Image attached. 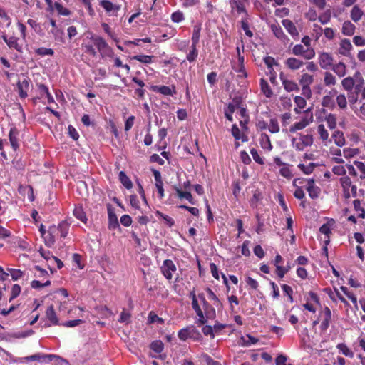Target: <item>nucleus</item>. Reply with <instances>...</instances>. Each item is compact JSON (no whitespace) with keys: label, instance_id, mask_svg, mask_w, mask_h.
<instances>
[{"label":"nucleus","instance_id":"obj_1","mask_svg":"<svg viewBox=\"0 0 365 365\" xmlns=\"http://www.w3.org/2000/svg\"><path fill=\"white\" fill-rule=\"evenodd\" d=\"M69 230V224L66 221H62L58 226H51L48 228V236L46 237V244L52 246L55 242V236L57 232L61 233V237L64 238L66 237Z\"/></svg>","mask_w":365,"mask_h":365},{"label":"nucleus","instance_id":"obj_2","mask_svg":"<svg viewBox=\"0 0 365 365\" xmlns=\"http://www.w3.org/2000/svg\"><path fill=\"white\" fill-rule=\"evenodd\" d=\"M94 45L97 47L101 55L103 56L113 57V51L108 46L106 41L101 36H92L91 38Z\"/></svg>","mask_w":365,"mask_h":365},{"label":"nucleus","instance_id":"obj_3","mask_svg":"<svg viewBox=\"0 0 365 365\" xmlns=\"http://www.w3.org/2000/svg\"><path fill=\"white\" fill-rule=\"evenodd\" d=\"M178 335L182 341H186L189 338L198 339L201 336L199 331L193 325L180 329Z\"/></svg>","mask_w":365,"mask_h":365},{"label":"nucleus","instance_id":"obj_4","mask_svg":"<svg viewBox=\"0 0 365 365\" xmlns=\"http://www.w3.org/2000/svg\"><path fill=\"white\" fill-rule=\"evenodd\" d=\"M247 2V0H230V3L232 15L235 16L242 15V16L247 17V14L245 9Z\"/></svg>","mask_w":365,"mask_h":365},{"label":"nucleus","instance_id":"obj_5","mask_svg":"<svg viewBox=\"0 0 365 365\" xmlns=\"http://www.w3.org/2000/svg\"><path fill=\"white\" fill-rule=\"evenodd\" d=\"M292 53L295 56H302L307 60H310L315 56L313 48H307L301 44L295 45L292 48Z\"/></svg>","mask_w":365,"mask_h":365},{"label":"nucleus","instance_id":"obj_6","mask_svg":"<svg viewBox=\"0 0 365 365\" xmlns=\"http://www.w3.org/2000/svg\"><path fill=\"white\" fill-rule=\"evenodd\" d=\"M160 270L163 276L168 280H171L173 279V274L176 272L177 268L172 260L165 259L163 262Z\"/></svg>","mask_w":365,"mask_h":365},{"label":"nucleus","instance_id":"obj_7","mask_svg":"<svg viewBox=\"0 0 365 365\" xmlns=\"http://www.w3.org/2000/svg\"><path fill=\"white\" fill-rule=\"evenodd\" d=\"M313 143L312 135H301L299 142L295 143V139L292 140L294 148L299 151L303 150L306 147L310 146Z\"/></svg>","mask_w":365,"mask_h":365},{"label":"nucleus","instance_id":"obj_8","mask_svg":"<svg viewBox=\"0 0 365 365\" xmlns=\"http://www.w3.org/2000/svg\"><path fill=\"white\" fill-rule=\"evenodd\" d=\"M192 309L195 310L196 314L198 317V319L197 321V324L198 326H201L202 324H205L207 322L204 313L200 309V307L198 304L196 295H193V300L192 301Z\"/></svg>","mask_w":365,"mask_h":365},{"label":"nucleus","instance_id":"obj_9","mask_svg":"<svg viewBox=\"0 0 365 365\" xmlns=\"http://www.w3.org/2000/svg\"><path fill=\"white\" fill-rule=\"evenodd\" d=\"M199 299H200L203 309L205 312V317L212 319L215 317V309L206 301L205 296L202 294L198 295Z\"/></svg>","mask_w":365,"mask_h":365},{"label":"nucleus","instance_id":"obj_10","mask_svg":"<svg viewBox=\"0 0 365 365\" xmlns=\"http://www.w3.org/2000/svg\"><path fill=\"white\" fill-rule=\"evenodd\" d=\"M321 314L323 315L324 319L321 323L320 328L322 330L326 331L331 319V312L329 307H326L322 311Z\"/></svg>","mask_w":365,"mask_h":365},{"label":"nucleus","instance_id":"obj_11","mask_svg":"<svg viewBox=\"0 0 365 365\" xmlns=\"http://www.w3.org/2000/svg\"><path fill=\"white\" fill-rule=\"evenodd\" d=\"M244 56L239 55L238 61L237 64H233L232 68L238 73V77L240 78H246L247 74L245 71V66H244Z\"/></svg>","mask_w":365,"mask_h":365},{"label":"nucleus","instance_id":"obj_12","mask_svg":"<svg viewBox=\"0 0 365 365\" xmlns=\"http://www.w3.org/2000/svg\"><path fill=\"white\" fill-rule=\"evenodd\" d=\"M319 63L322 68L327 69L332 65L333 58L328 53H322L319 56Z\"/></svg>","mask_w":365,"mask_h":365},{"label":"nucleus","instance_id":"obj_13","mask_svg":"<svg viewBox=\"0 0 365 365\" xmlns=\"http://www.w3.org/2000/svg\"><path fill=\"white\" fill-rule=\"evenodd\" d=\"M307 190L309 193V196L312 199L317 198L320 194V189L319 187L315 186L314 180L313 179L307 180Z\"/></svg>","mask_w":365,"mask_h":365},{"label":"nucleus","instance_id":"obj_14","mask_svg":"<svg viewBox=\"0 0 365 365\" xmlns=\"http://www.w3.org/2000/svg\"><path fill=\"white\" fill-rule=\"evenodd\" d=\"M280 80L282 81L284 88L287 92L299 91L298 85L293 81L287 79L282 73L280 74Z\"/></svg>","mask_w":365,"mask_h":365},{"label":"nucleus","instance_id":"obj_15","mask_svg":"<svg viewBox=\"0 0 365 365\" xmlns=\"http://www.w3.org/2000/svg\"><path fill=\"white\" fill-rule=\"evenodd\" d=\"M340 182L343 187L344 197L349 198L351 197L350 189L352 185L350 178L348 176L342 177L340 179Z\"/></svg>","mask_w":365,"mask_h":365},{"label":"nucleus","instance_id":"obj_16","mask_svg":"<svg viewBox=\"0 0 365 365\" xmlns=\"http://www.w3.org/2000/svg\"><path fill=\"white\" fill-rule=\"evenodd\" d=\"M312 121V116L309 119L307 118H303L299 122L295 123L293 124L290 128L289 131L291 133H295L297 130H301L306 128L309 123Z\"/></svg>","mask_w":365,"mask_h":365},{"label":"nucleus","instance_id":"obj_17","mask_svg":"<svg viewBox=\"0 0 365 365\" xmlns=\"http://www.w3.org/2000/svg\"><path fill=\"white\" fill-rule=\"evenodd\" d=\"M100 4L107 12L113 13L114 15H116L120 9V5L114 4L108 0H102Z\"/></svg>","mask_w":365,"mask_h":365},{"label":"nucleus","instance_id":"obj_18","mask_svg":"<svg viewBox=\"0 0 365 365\" xmlns=\"http://www.w3.org/2000/svg\"><path fill=\"white\" fill-rule=\"evenodd\" d=\"M17 88L19 96L21 98H25L27 96V91L29 88V81L24 78L21 81H19Z\"/></svg>","mask_w":365,"mask_h":365},{"label":"nucleus","instance_id":"obj_19","mask_svg":"<svg viewBox=\"0 0 365 365\" xmlns=\"http://www.w3.org/2000/svg\"><path fill=\"white\" fill-rule=\"evenodd\" d=\"M19 130L16 128L12 127L9 130V138L11 147L14 150L19 148L18 143Z\"/></svg>","mask_w":365,"mask_h":365},{"label":"nucleus","instance_id":"obj_20","mask_svg":"<svg viewBox=\"0 0 365 365\" xmlns=\"http://www.w3.org/2000/svg\"><path fill=\"white\" fill-rule=\"evenodd\" d=\"M352 45L349 39H343L340 42L339 53L343 56H347L350 53Z\"/></svg>","mask_w":365,"mask_h":365},{"label":"nucleus","instance_id":"obj_21","mask_svg":"<svg viewBox=\"0 0 365 365\" xmlns=\"http://www.w3.org/2000/svg\"><path fill=\"white\" fill-rule=\"evenodd\" d=\"M354 78H356V83L354 88L355 90L356 94L357 95L360 92L362 93V90L364 88V85L365 83V81L359 72H356L354 74Z\"/></svg>","mask_w":365,"mask_h":365},{"label":"nucleus","instance_id":"obj_22","mask_svg":"<svg viewBox=\"0 0 365 365\" xmlns=\"http://www.w3.org/2000/svg\"><path fill=\"white\" fill-rule=\"evenodd\" d=\"M285 65L292 70H297L303 65V61L296 58H289L285 61Z\"/></svg>","mask_w":365,"mask_h":365},{"label":"nucleus","instance_id":"obj_23","mask_svg":"<svg viewBox=\"0 0 365 365\" xmlns=\"http://www.w3.org/2000/svg\"><path fill=\"white\" fill-rule=\"evenodd\" d=\"M282 25L292 36H297L299 35L297 29L292 21L284 19L282 20Z\"/></svg>","mask_w":365,"mask_h":365},{"label":"nucleus","instance_id":"obj_24","mask_svg":"<svg viewBox=\"0 0 365 365\" xmlns=\"http://www.w3.org/2000/svg\"><path fill=\"white\" fill-rule=\"evenodd\" d=\"M356 26L350 21H346L342 25L341 31L346 36H352L355 32Z\"/></svg>","mask_w":365,"mask_h":365},{"label":"nucleus","instance_id":"obj_25","mask_svg":"<svg viewBox=\"0 0 365 365\" xmlns=\"http://www.w3.org/2000/svg\"><path fill=\"white\" fill-rule=\"evenodd\" d=\"M364 15V11L358 5L353 6L350 12V17L354 22H358Z\"/></svg>","mask_w":365,"mask_h":365},{"label":"nucleus","instance_id":"obj_26","mask_svg":"<svg viewBox=\"0 0 365 365\" xmlns=\"http://www.w3.org/2000/svg\"><path fill=\"white\" fill-rule=\"evenodd\" d=\"M155 91L165 96H173L175 94V89L174 86L170 87L166 86H156Z\"/></svg>","mask_w":365,"mask_h":365},{"label":"nucleus","instance_id":"obj_27","mask_svg":"<svg viewBox=\"0 0 365 365\" xmlns=\"http://www.w3.org/2000/svg\"><path fill=\"white\" fill-rule=\"evenodd\" d=\"M46 314L48 319L52 324L57 325L58 324V319L56 314L53 305H51L47 308Z\"/></svg>","mask_w":365,"mask_h":365},{"label":"nucleus","instance_id":"obj_28","mask_svg":"<svg viewBox=\"0 0 365 365\" xmlns=\"http://www.w3.org/2000/svg\"><path fill=\"white\" fill-rule=\"evenodd\" d=\"M356 78L354 76L353 77H346L341 81V85L344 90L347 91H351L355 85Z\"/></svg>","mask_w":365,"mask_h":365},{"label":"nucleus","instance_id":"obj_29","mask_svg":"<svg viewBox=\"0 0 365 365\" xmlns=\"http://www.w3.org/2000/svg\"><path fill=\"white\" fill-rule=\"evenodd\" d=\"M53 357L52 355H43L41 354H36L29 356H26L24 358V361H45L46 359H48L51 361V359Z\"/></svg>","mask_w":365,"mask_h":365},{"label":"nucleus","instance_id":"obj_30","mask_svg":"<svg viewBox=\"0 0 365 365\" xmlns=\"http://www.w3.org/2000/svg\"><path fill=\"white\" fill-rule=\"evenodd\" d=\"M260 87L261 91L266 97L271 98L272 96L273 92L269 85L268 84L267 81L263 78L260 80Z\"/></svg>","mask_w":365,"mask_h":365},{"label":"nucleus","instance_id":"obj_31","mask_svg":"<svg viewBox=\"0 0 365 365\" xmlns=\"http://www.w3.org/2000/svg\"><path fill=\"white\" fill-rule=\"evenodd\" d=\"M332 70L339 77H344L346 73V67L344 63L334 65Z\"/></svg>","mask_w":365,"mask_h":365},{"label":"nucleus","instance_id":"obj_32","mask_svg":"<svg viewBox=\"0 0 365 365\" xmlns=\"http://www.w3.org/2000/svg\"><path fill=\"white\" fill-rule=\"evenodd\" d=\"M197 45L192 43L189 49V52L187 54L186 59L190 63L195 62L197 58L198 51L197 49Z\"/></svg>","mask_w":365,"mask_h":365},{"label":"nucleus","instance_id":"obj_33","mask_svg":"<svg viewBox=\"0 0 365 365\" xmlns=\"http://www.w3.org/2000/svg\"><path fill=\"white\" fill-rule=\"evenodd\" d=\"M332 138L337 146L342 147L345 145V138L342 132L335 131L332 135Z\"/></svg>","mask_w":365,"mask_h":365},{"label":"nucleus","instance_id":"obj_34","mask_svg":"<svg viewBox=\"0 0 365 365\" xmlns=\"http://www.w3.org/2000/svg\"><path fill=\"white\" fill-rule=\"evenodd\" d=\"M119 227V222L115 214L112 212H108V228L110 230H115Z\"/></svg>","mask_w":365,"mask_h":365},{"label":"nucleus","instance_id":"obj_35","mask_svg":"<svg viewBox=\"0 0 365 365\" xmlns=\"http://www.w3.org/2000/svg\"><path fill=\"white\" fill-rule=\"evenodd\" d=\"M73 215L83 223H86L88 219L81 206L75 207L73 210Z\"/></svg>","mask_w":365,"mask_h":365},{"label":"nucleus","instance_id":"obj_36","mask_svg":"<svg viewBox=\"0 0 365 365\" xmlns=\"http://www.w3.org/2000/svg\"><path fill=\"white\" fill-rule=\"evenodd\" d=\"M330 153L334 156L333 160L339 164L344 163V160L341 158L342 153L339 148H330Z\"/></svg>","mask_w":365,"mask_h":365},{"label":"nucleus","instance_id":"obj_37","mask_svg":"<svg viewBox=\"0 0 365 365\" xmlns=\"http://www.w3.org/2000/svg\"><path fill=\"white\" fill-rule=\"evenodd\" d=\"M201 31V24H195L193 27V32L192 36V43L197 45L200 41Z\"/></svg>","mask_w":365,"mask_h":365},{"label":"nucleus","instance_id":"obj_38","mask_svg":"<svg viewBox=\"0 0 365 365\" xmlns=\"http://www.w3.org/2000/svg\"><path fill=\"white\" fill-rule=\"evenodd\" d=\"M176 192H177V195L180 198V199H186L187 200L189 201V202H190L191 204H195L194 201H193V197H192V194L190 192H184V191H182L181 189L178 188V187H175V188Z\"/></svg>","mask_w":365,"mask_h":365},{"label":"nucleus","instance_id":"obj_39","mask_svg":"<svg viewBox=\"0 0 365 365\" xmlns=\"http://www.w3.org/2000/svg\"><path fill=\"white\" fill-rule=\"evenodd\" d=\"M324 83L326 86H335L336 78L331 73L327 71L324 73Z\"/></svg>","mask_w":365,"mask_h":365},{"label":"nucleus","instance_id":"obj_40","mask_svg":"<svg viewBox=\"0 0 365 365\" xmlns=\"http://www.w3.org/2000/svg\"><path fill=\"white\" fill-rule=\"evenodd\" d=\"M119 180L120 182L125 186V187L127 189L132 188L133 183L124 171H120L119 173Z\"/></svg>","mask_w":365,"mask_h":365},{"label":"nucleus","instance_id":"obj_41","mask_svg":"<svg viewBox=\"0 0 365 365\" xmlns=\"http://www.w3.org/2000/svg\"><path fill=\"white\" fill-rule=\"evenodd\" d=\"M336 348L342 354L347 357L353 358L354 356V352L345 344H339Z\"/></svg>","mask_w":365,"mask_h":365},{"label":"nucleus","instance_id":"obj_42","mask_svg":"<svg viewBox=\"0 0 365 365\" xmlns=\"http://www.w3.org/2000/svg\"><path fill=\"white\" fill-rule=\"evenodd\" d=\"M260 144L262 148L264 149H267L268 150H271L272 149V145L271 144L270 139L269 136L265 133L261 135Z\"/></svg>","mask_w":365,"mask_h":365},{"label":"nucleus","instance_id":"obj_43","mask_svg":"<svg viewBox=\"0 0 365 365\" xmlns=\"http://www.w3.org/2000/svg\"><path fill=\"white\" fill-rule=\"evenodd\" d=\"M313 82L314 77L308 73H304L299 80V83L302 87L310 86Z\"/></svg>","mask_w":365,"mask_h":365},{"label":"nucleus","instance_id":"obj_44","mask_svg":"<svg viewBox=\"0 0 365 365\" xmlns=\"http://www.w3.org/2000/svg\"><path fill=\"white\" fill-rule=\"evenodd\" d=\"M232 134L236 140H242L243 142L247 140V136L242 135L240 130L236 125L232 126Z\"/></svg>","mask_w":365,"mask_h":365},{"label":"nucleus","instance_id":"obj_45","mask_svg":"<svg viewBox=\"0 0 365 365\" xmlns=\"http://www.w3.org/2000/svg\"><path fill=\"white\" fill-rule=\"evenodd\" d=\"M331 16V11L330 9L326 10L318 16V20L322 24H327L330 21Z\"/></svg>","mask_w":365,"mask_h":365},{"label":"nucleus","instance_id":"obj_46","mask_svg":"<svg viewBox=\"0 0 365 365\" xmlns=\"http://www.w3.org/2000/svg\"><path fill=\"white\" fill-rule=\"evenodd\" d=\"M353 204L354 210L358 212V217L365 218V211L361 205V201L359 200H355Z\"/></svg>","mask_w":365,"mask_h":365},{"label":"nucleus","instance_id":"obj_47","mask_svg":"<svg viewBox=\"0 0 365 365\" xmlns=\"http://www.w3.org/2000/svg\"><path fill=\"white\" fill-rule=\"evenodd\" d=\"M359 153L358 148H346L343 150V155L346 158H351L358 155Z\"/></svg>","mask_w":365,"mask_h":365},{"label":"nucleus","instance_id":"obj_48","mask_svg":"<svg viewBox=\"0 0 365 365\" xmlns=\"http://www.w3.org/2000/svg\"><path fill=\"white\" fill-rule=\"evenodd\" d=\"M271 29L274 34V36L280 39H282L285 37V35L283 33L282 28L278 24H272Z\"/></svg>","mask_w":365,"mask_h":365},{"label":"nucleus","instance_id":"obj_49","mask_svg":"<svg viewBox=\"0 0 365 365\" xmlns=\"http://www.w3.org/2000/svg\"><path fill=\"white\" fill-rule=\"evenodd\" d=\"M336 101L337 106L341 109H346L347 107V100L344 94H339L336 96Z\"/></svg>","mask_w":365,"mask_h":365},{"label":"nucleus","instance_id":"obj_50","mask_svg":"<svg viewBox=\"0 0 365 365\" xmlns=\"http://www.w3.org/2000/svg\"><path fill=\"white\" fill-rule=\"evenodd\" d=\"M35 53L40 56H53L54 51L51 48L41 47L35 50Z\"/></svg>","mask_w":365,"mask_h":365},{"label":"nucleus","instance_id":"obj_51","mask_svg":"<svg viewBox=\"0 0 365 365\" xmlns=\"http://www.w3.org/2000/svg\"><path fill=\"white\" fill-rule=\"evenodd\" d=\"M317 132L319 135L320 138L322 140V141H326L329 138V133L325 129V127L323 124H320L317 127Z\"/></svg>","mask_w":365,"mask_h":365},{"label":"nucleus","instance_id":"obj_52","mask_svg":"<svg viewBox=\"0 0 365 365\" xmlns=\"http://www.w3.org/2000/svg\"><path fill=\"white\" fill-rule=\"evenodd\" d=\"M269 130L272 133H277L279 132V125L278 121L275 118H272L268 125Z\"/></svg>","mask_w":365,"mask_h":365},{"label":"nucleus","instance_id":"obj_53","mask_svg":"<svg viewBox=\"0 0 365 365\" xmlns=\"http://www.w3.org/2000/svg\"><path fill=\"white\" fill-rule=\"evenodd\" d=\"M7 46L10 48H14L18 51H21V46L18 43L17 38L12 36L8 39Z\"/></svg>","mask_w":365,"mask_h":365},{"label":"nucleus","instance_id":"obj_54","mask_svg":"<svg viewBox=\"0 0 365 365\" xmlns=\"http://www.w3.org/2000/svg\"><path fill=\"white\" fill-rule=\"evenodd\" d=\"M241 27L247 36L252 37L253 36L252 32L249 29V24L247 20V17L242 16Z\"/></svg>","mask_w":365,"mask_h":365},{"label":"nucleus","instance_id":"obj_55","mask_svg":"<svg viewBox=\"0 0 365 365\" xmlns=\"http://www.w3.org/2000/svg\"><path fill=\"white\" fill-rule=\"evenodd\" d=\"M101 26L103 28V29L104 30V31L114 41H115L116 43H118L119 40L118 38L115 36V34L111 31V29L110 27L109 26V25L106 23H103L101 24Z\"/></svg>","mask_w":365,"mask_h":365},{"label":"nucleus","instance_id":"obj_56","mask_svg":"<svg viewBox=\"0 0 365 365\" xmlns=\"http://www.w3.org/2000/svg\"><path fill=\"white\" fill-rule=\"evenodd\" d=\"M322 105L327 108H334V101L331 98V96H325L322 98Z\"/></svg>","mask_w":365,"mask_h":365},{"label":"nucleus","instance_id":"obj_57","mask_svg":"<svg viewBox=\"0 0 365 365\" xmlns=\"http://www.w3.org/2000/svg\"><path fill=\"white\" fill-rule=\"evenodd\" d=\"M9 274H10L13 280L16 281L20 279L23 276V272L20 269H15L9 268L7 269Z\"/></svg>","mask_w":365,"mask_h":365},{"label":"nucleus","instance_id":"obj_58","mask_svg":"<svg viewBox=\"0 0 365 365\" xmlns=\"http://www.w3.org/2000/svg\"><path fill=\"white\" fill-rule=\"evenodd\" d=\"M326 122L327 123L328 127L330 129H334L336 126V116L333 114L328 115L326 118Z\"/></svg>","mask_w":365,"mask_h":365},{"label":"nucleus","instance_id":"obj_59","mask_svg":"<svg viewBox=\"0 0 365 365\" xmlns=\"http://www.w3.org/2000/svg\"><path fill=\"white\" fill-rule=\"evenodd\" d=\"M315 167V164L313 163H309L308 165H304V164H299L298 168L304 173V174H310L312 173L314 168Z\"/></svg>","mask_w":365,"mask_h":365},{"label":"nucleus","instance_id":"obj_60","mask_svg":"<svg viewBox=\"0 0 365 365\" xmlns=\"http://www.w3.org/2000/svg\"><path fill=\"white\" fill-rule=\"evenodd\" d=\"M150 348L156 353H160L163 350V344L160 341H155L150 344Z\"/></svg>","mask_w":365,"mask_h":365},{"label":"nucleus","instance_id":"obj_61","mask_svg":"<svg viewBox=\"0 0 365 365\" xmlns=\"http://www.w3.org/2000/svg\"><path fill=\"white\" fill-rule=\"evenodd\" d=\"M133 59L137 60L143 63H150L152 61V56L147 55H138L133 57Z\"/></svg>","mask_w":365,"mask_h":365},{"label":"nucleus","instance_id":"obj_62","mask_svg":"<svg viewBox=\"0 0 365 365\" xmlns=\"http://www.w3.org/2000/svg\"><path fill=\"white\" fill-rule=\"evenodd\" d=\"M264 62L267 65L268 68L270 70V73H272L273 71L272 66L277 64L275 59L273 57L267 56L264 58Z\"/></svg>","mask_w":365,"mask_h":365},{"label":"nucleus","instance_id":"obj_63","mask_svg":"<svg viewBox=\"0 0 365 365\" xmlns=\"http://www.w3.org/2000/svg\"><path fill=\"white\" fill-rule=\"evenodd\" d=\"M354 165L356 166L357 169L361 172L360 178H365V164L363 162L360 161H354Z\"/></svg>","mask_w":365,"mask_h":365},{"label":"nucleus","instance_id":"obj_64","mask_svg":"<svg viewBox=\"0 0 365 365\" xmlns=\"http://www.w3.org/2000/svg\"><path fill=\"white\" fill-rule=\"evenodd\" d=\"M171 19L175 23L181 22L184 19V15L182 12L178 11L174 12L171 16Z\"/></svg>","mask_w":365,"mask_h":365}]
</instances>
